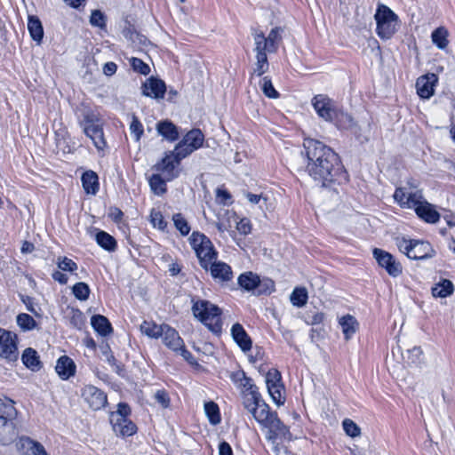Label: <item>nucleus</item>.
I'll use <instances>...</instances> for the list:
<instances>
[{
    "mask_svg": "<svg viewBox=\"0 0 455 455\" xmlns=\"http://www.w3.org/2000/svg\"><path fill=\"white\" fill-rule=\"evenodd\" d=\"M106 15L100 10H94L92 12L90 17V23L92 26L98 27L101 29L106 28Z\"/></svg>",
    "mask_w": 455,
    "mask_h": 455,
    "instance_id": "nucleus-50",
    "label": "nucleus"
},
{
    "mask_svg": "<svg viewBox=\"0 0 455 455\" xmlns=\"http://www.w3.org/2000/svg\"><path fill=\"white\" fill-rule=\"evenodd\" d=\"M106 360L108 363L114 368L116 373L121 374L123 371V368L119 365L115 358V356L111 355H107Z\"/></svg>",
    "mask_w": 455,
    "mask_h": 455,
    "instance_id": "nucleus-60",
    "label": "nucleus"
},
{
    "mask_svg": "<svg viewBox=\"0 0 455 455\" xmlns=\"http://www.w3.org/2000/svg\"><path fill=\"white\" fill-rule=\"evenodd\" d=\"M110 422L113 430L122 436H131L137 431L136 425L127 417L118 413H111Z\"/></svg>",
    "mask_w": 455,
    "mask_h": 455,
    "instance_id": "nucleus-16",
    "label": "nucleus"
},
{
    "mask_svg": "<svg viewBox=\"0 0 455 455\" xmlns=\"http://www.w3.org/2000/svg\"><path fill=\"white\" fill-rule=\"evenodd\" d=\"M130 130L132 133L135 134L136 140H140L141 136L143 135L144 130L141 123L138 119L136 116H132V123L130 125Z\"/></svg>",
    "mask_w": 455,
    "mask_h": 455,
    "instance_id": "nucleus-56",
    "label": "nucleus"
},
{
    "mask_svg": "<svg viewBox=\"0 0 455 455\" xmlns=\"http://www.w3.org/2000/svg\"><path fill=\"white\" fill-rule=\"evenodd\" d=\"M281 31L282 29L280 28H275L271 29L268 36L266 37V42H267L269 52H276L278 44L282 40Z\"/></svg>",
    "mask_w": 455,
    "mask_h": 455,
    "instance_id": "nucleus-41",
    "label": "nucleus"
},
{
    "mask_svg": "<svg viewBox=\"0 0 455 455\" xmlns=\"http://www.w3.org/2000/svg\"><path fill=\"white\" fill-rule=\"evenodd\" d=\"M182 140L184 143H188V145L192 149L196 150L203 146L204 136L199 129H193L189 131Z\"/></svg>",
    "mask_w": 455,
    "mask_h": 455,
    "instance_id": "nucleus-32",
    "label": "nucleus"
},
{
    "mask_svg": "<svg viewBox=\"0 0 455 455\" xmlns=\"http://www.w3.org/2000/svg\"><path fill=\"white\" fill-rule=\"evenodd\" d=\"M82 396L84 400L92 410H100L107 404L106 394L98 387L88 385L82 390Z\"/></svg>",
    "mask_w": 455,
    "mask_h": 455,
    "instance_id": "nucleus-15",
    "label": "nucleus"
},
{
    "mask_svg": "<svg viewBox=\"0 0 455 455\" xmlns=\"http://www.w3.org/2000/svg\"><path fill=\"white\" fill-rule=\"evenodd\" d=\"M194 316L214 333L221 331V310L216 305L205 299H192Z\"/></svg>",
    "mask_w": 455,
    "mask_h": 455,
    "instance_id": "nucleus-4",
    "label": "nucleus"
},
{
    "mask_svg": "<svg viewBox=\"0 0 455 455\" xmlns=\"http://www.w3.org/2000/svg\"><path fill=\"white\" fill-rule=\"evenodd\" d=\"M342 427L345 433L352 438L361 435V428L350 419H345L342 422Z\"/></svg>",
    "mask_w": 455,
    "mask_h": 455,
    "instance_id": "nucleus-47",
    "label": "nucleus"
},
{
    "mask_svg": "<svg viewBox=\"0 0 455 455\" xmlns=\"http://www.w3.org/2000/svg\"><path fill=\"white\" fill-rule=\"evenodd\" d=\"M84 132L99 151H103L107 144L104 139L102 125L93 113H87L81 123Z\"/></svg>",
    "mask_w": 455,
    "mask_h": 455,
    "instance_id": "nucleus-8",
    "label": "nucleus"
},
{
    "mask_svg": "<svg viewBox=\"0 0 455 455\" xmlns=\"http://www.w3.org/2000/svg\"><path fill=\"white\" fill-rule=\"evenodd\" d=\"M0 356L10 361L18 358L16 335L0 328Z\"/></svg>",
    "mask_w": 455,
    "mask_h": 455,
    "instance_id": "nucleus-13",
    "label": "nucleus"
},
{
    "mask_svg": "<svg viewBox=\"0 0 455 455\" xmlns=\"http://www.w3.org/2000/svg\"><path fill=\"white\" fill-rule=\"evenodd\" d=\"M216 228L220 233L229 231L232 228V222H236L235 213L229 210H224L223 212L218 214Z\"/></svg>",
    "mask_w": 455,
    "mask_h": 455,
    "instance_id": "nucleus-26",
    "label": "nucleus"
},
{
    "mask_svg": "<svg viewBox=\"0 0 455 455\" xmlns=\"http://www.w3.org/2000/svg\"><path fill=\"white\" fill-rule=\"evenodd\" d=\"M164 325L165 324L158 325L154 322L144 321L140 325V331L149 338L158 339L163 335Z\"/></svg>",
    "mask_w": 455,
    "mask_h": 455,
    "instance_id": "nucleus-33",
    "label": "nucleus"
},
{
    "mask_svg": "<svg viewBox=\"0 0 455 455\" xmlns=\"http://www.w3.org/2000/svg\"><path fill=\"white\" fill-rule=\"evenodd\" d=\"M307 157L306 172L322 187H331L347 181V174L339 156L319 140H307L304 143Z\"/></svg>",
    "mask_w": 455,
    "mask_h": 455,
    "instance_id": "nucleus-1",
    "label": "nucleus"
},
{
    "mask_svg": "<svg viewBox=\"0 0 455 455\" xmlns=\"http://www.w3.org/2000/svg\"><path fill=\"white\" fill-rule=\"evenodd\" d=\"M156 401L164 408L166 409L170 406L171 399L165 390H157L155 394Z\"/></svg>",
    "mask_w": 455,
    "mask_h": 455,
    "instance_id": "nucleus-58",
    "label": "nucleus"
},
{
    "mask_svg": "<svg viewBox=\"0 0 455 455\" xmlns=\"http://www.w3.org/2000/svg\"><path fill=\"white\" fill-rule=\"evenodd\" d=\"M268 68L269 63L267 54L256 55L255 68L253 70L252 76L257 75L258 76H261L266 72H267Z\"/></svg>",
    "mask_w": 455,
    "mask_h": 455,
    "instance_id": "nucleus-43",
    "label": "nucleus"
},
{
    "mask_svg": "<svg viewBox=\"0 0 455 455\" xmlns=\"http://www.w3.org/2000/svg\"><path fill=\"white\" fill-rule=\"evenodd\" d=\"M83 187L87 194L95 195L99 188L98 175L92 171L85 172L82 176Z\"/></svg>",
    "mask_w": 455,
    "mask_h": 455,
    "instance_id": "nucleus-29",
    "label": "nucleus"
},
{
    "mask_svg": "<svg viewBox=\"0 0 455 455\" xmlns=\"http://www.w3.org/2000/svg\"><path fill=\"white\" fill-rule=\"evenodd\" d=\"M72 291L74 296L79 300H86L90 295V288L89 286L83 282L76 283L73 288Z\"/></svg>",
    "mask_w": 455,
    "mask_h": 455,
    "instance_id": "nucleus-46",
    "label": "nucleus"
},
{
    "mask_svg": "<svg viewBox=\"0 0 455 455\" xmlns=\"http://www.w3.org/2000/svg\"><path fill=\"white\" fill-rule=\"evenodd\" d=\"M52 278L61 284H66L68 282V276L60 271H55L52 274Z\"/></svg>",
    "mask_w": 455,
    "mask_h": 455,
    "instance_id": "nucleus-64",
    "label": "nucleus"
},
{
    "mask_svg": "<svg viewBox=\"0 0 455 455\" xmlns=\"http://www.w3.org/2000/svg\"><path fill=\"white\" fill-rule=\"evenodd\" d=\"M220 455H233L232 449L227 442H222L219 447Z\"/></svg>",
    "mask_w": 455,
    "mask_h": 455,
    "instance_id": "nucleus-63",
    "label": "nucleus"
},
{
    "mask_svg": "<svg viewBox=\"0 0 455 455\" xmlns=\"http://www.w3.org/2000/svg\"><path fill=\"white\" fill-rule=\"evenodd\" d=\"M69 322L76 329H82L84 324L83 313L78 309L72 308L69 313Z\"/></svg>",
    "mask_w": 455,
    "mask_h": 455,
    "instance_id": "nucleus-51",
    "label": "nucleus"
},
{
    "mask_svg": "<svg viewBox=\"0 0 455 455\" xmlns=\"http://www.w3.org/2000/svg\"><path fill=\"white\" fill-rule=\"evenodd\" d=\"M376 33L382 40L390 39L397 31L398 16L387 6L379 4L374 15Z\"/></svg>",
    "mask_w": 455,
    "mask_h": 455,
    "instance_id": "nucleus-5",
    "label": "nucleus"
},
{
    "mask_svg": "<svg viewBox=\"0 0 455 455\" xmlns=\"http://www.w3.org/2000/svg\"><path fill=\"white\" fill-rule=\"evenodd\" d=\"M166 180L160 173L153 174L149 178L151 190L156 195H163L166 192Z\"/></svg>",
    "mask_w": 455,
    "mask_h": 455,
    "instance_id": "nucleus-38",
    "label": "nucleus"
},
{
    "mask_svg": "<svg viewBox=\"0 0 455 455\" xmlns=\"http://www.w3.org/2000/svg\"><path fill=\"white\" fill-rule=\"evenodd\" d=\"M243 406L251 413L254 419L267 429V439L275 443L278 438L291 440L289 427L278 418L275 411L261 400L258 388L242 394Z\"/></svg>",
    "mask_w": 455,
    "mask_h": 455,
    "instance_id": "nucleus-2",
    "label": "nucleus"
},
{
    "mask_svg": "<svg viewBox=\"0 0 455 455\" xmlns=\"http://www.w3.org/2000/svg\"><path fill=\"white\" fill-rule=\"evenodd\" d=\"M57 264L59 268H60L62 271L73 272L77 269L76 263L67 257H60L58 259Z\"/></svg>",
    "mask_w": 455,
    "mask_h": 455,
    "instance_id": "nucleus-54",
    "label": "nucleus"
},
{
    "mask_svg": "<svg viewBox=\"0 0 455 455\" xmlns=\"http://www.w3.org/2000/svg\"><path fill=\"white\" fill-rule=\"evenodd\" d=\"M130 63L134 71L142 75H148L150 72V68L148 64L143 62L140 59L132 58Z\"/></svg>",
    "mask_w": 455,
    "mask_h": 455,
    "instance_id": "nucleus-53",
    "label": "nucleus"
},
{
    "mask_svg": "<svg viewBox=\"0 0 455 455\" xmlns=\"http://www.w3.org/2000/svg\"><path fill=\"white\" fill-rule=\"evenodd\" d=\"M372 254L379 266L385 268L389 275L396 277L402 274L403 267L401 263L391 253L382 249L375 248Z\"/></svg>",
    "mask_w": 455,
    "mask_h": 455,
    "instance_id": "nucleus-11",
    "label": "nucleus"
},
{
    "mask_svg": "<svg viewBox=\"0 0 455 455\" xmlns=\"http://www.w3.org/2000/svg\"><path fill=\"white\" fill-rule=\"evenodd\" d=\"M189 241L199 259L202 267L208 269L210 264L217 255L212 242L204 235L198 232H194Z\"/></svg>",
    "mask_w": 455,
    "mask_h": 455,
    "instance_id": "nucleus-7",
    "label": "nucleus"
},
{
    "mask_svg": "<svg viewBox=\"0 0 455 455\" xmlns=\"http://www.w3.org/2000/svg\"><path fill=\"white\" fill-rule=\"evenodd\" d=\"M437 82L438 77L434 73H428L419 76L416 81L418 95L422 99H429L434 95L435 86Z\"/></svg>",
    "mask_w": 455,
    "mask_h": 455,
    "instance_id": "nucleus-17",
    "label": "nucleus"
},
{
    "mask_svg": "<svg viewBox=\"0 0 455 455\" xmlns=\"http://www.w3.org/2000/svg\"><path fill=\"white\" fill-rule=\"evenodd\" d=\"M188 143H184V140H181L175 147L173 151H170L176 156L177 161H181L183 158L189 156L195 150L192 149L188 145Z\"/></svg>",
    "mask_w": 455,
    "mask_h": 455,
    "instance_id": "nucleus-42",
    "label": "nucleus"
},
{
    "mask_svg": "<svg viewBox=\"0 0 455 455\" xmlns=\"http://www.w3.org/2000/svg\"><path fill=\"white\" fill-rule=\"evenodd\" d=\"M21 360L28 369L34 371H39L42 367V363L37 352L31 347L26 348L24 350Z\"/></svg>",
    "mask_w": 455,
    "mask_h": 455,
    "instance_id": "nucleus-27",
    "label": "nucleus"
},
{
    "mask_svg": "<svg viewBox=\"0 0 455 455\" xmlns=\"http://www.w3.org/2000/svg\"><path fill=\"white\" fill-rule=\"evenodd\" d=\"M275 291V283L271 279H260V283L257 288V294H270Z\"/></svg>",
    "mask_w": 455,
    "mask_h": 455,
    "instance_id": "nucleus-55",
    "label": "nucleus"
},
{
    "mask_svg": "<svg viewBox=\"0 0 455 455\" xmlns=\"http://www.w3.org/2000/svg\"><path fill=\"white\" fill-rule=\"evenodd\" d=\"M204 411L212 425H217L220 422V413L219 406L216 403L211 401L204 403Z\"/></svg>",
    "mask_w": 455,
    "mask_h": 455,
    "instance_id": "nucleus-40",
    "label": "nucleus"
},
{
    "mask_svg": "<svg viewBox=\"0 0 455 455\" xmlns=\"http://www.w3.org/2000/svg\"><path fill=\"white\" fill-rule=\"evenodd\" d=\"M325 315L323 312H317L313 316L311 321L308 323L311 325L320 324L323 322Z\"/></svg>",
    "mask_w": 455,
    "mask_h": 455,
    "instance_id": "nucleus-62",
    "label": "nucleus"
},
{
    "mask_svg": "<svg viewBox=\"0 0 455 455\" xmlns=\"http://www.w3.org/2000/svg\"><path fill=\"white\" fill-rule=\"evenodd\" d=\"M216 201L220 204L228 205L232 204L231 195L228 191L224 188H218L216 190Z\"/></svg>",
    "mask_w": 455,
    "mask_h": 455,
    "instance_id": "nucleus-57",
    "label": "nucleus"
},
{
    "mask_svg": "<svg viewBox=\"0 0 455 455\" xmlns=\"http://www.w3.org/2000/svg\"><path fill=\"white\" fill-rule=\"evenodd\" d=\"M308 299V293L305 287H296L290 296L291 303L297 307H304Z\"/></svg>",
    "mask_w": 455,
    "mask_h": 455,
    "instance_id": "nucleus-37",
    "label": "nucleus"
},
{
    "mask_svg": "<svg viewBox=\"0 0 455 455\" xmlns=\"http://www.w3.org/2000/svg\"><path fill=\"white\" fill-rule=\"evenodd\" d=\"M175 228L182 235H187L190 232V226L181 213H176L172 217Z\"/></svg>",
    "mask_w": 455,
    "mask_h": 455,
    "instance_id": "nucleus-48",
    "label": "nucleus"
},
{
    "mask_svg": "<svg viewBox=\"0 0 455 455\" xmlns=\"http://www.w3.org/2000/svg\"><path fill=\"white\" fill-rule=\"evenodd\" d=\"M394 199L402 206L414 208L416 214L427 223H436L440 219L435 205L426 201L420 190L406 192L404 188H397Z\"/></svg>",
    "mask_w": 455,
    "mask_h": 455,
    "instance_id": "nucleus-3",
    "label": "nucleus"
},
{
    "mask_svg": "<svg viewBox=\"0 0 455 455\" xmlns=\"http://www.w3.org/2000/svg\"><path fill=\"white\" fill-rule=\"evenodd\" d=\"M259 84L266 97L270 99H277L279 97L278 92L274 88L272 81L268 76H264Z\"/></svg>",
    "mask_w": 455,
    "mask_h": 455,
    "instance_id": "nucleus-44",
    "label": "nucleus"
},
{
    "mask_svg": "<svg viewBox=\"0 0 455 455\" xmlns=\"http://www.w3.org/2000/svg\"><path fill=\"white\" fill-rule=\"evenodd\" d=\"M266 382L268 393L273 401L278 405H283L285 403L284 387L281 383V374L275 370L268 371L266 376Z\"/></svg>",
    "mask_w": 455,
    "mask_h": 455,
    "instance_id": "nucleus-10",
    "label": "nucleus"
},
{
    "mask_svg": "<svg viewBox=\"0 0 455 455\" xmlns=\"http://www.w3.org/2000/svg\"><path fill=\"white\" fill-rule=\"evenodd\" d=\"M239 285L245 291H257V288L260 283V278L257 274L252 272H245L238 277Z\"/></svg>",
    "mask_w": 455,
    "mask_h": 455,
    "instance_id": "nucleus-25",
    "label": "nucleus"
},
{
    "mask_svg": "<svg viewBox=\"0 0 455 455\" xmlns=\"http://www.w3.org/2000/svg\"><path fill=\"white\" fill-rule=\"evenodd\" d=\"M17 323L23 331H30L36 326V323L34 318L25 313H21L17 315Z\"/></svg>",
    "mask_w": 455,
    "mask_h": 455,
    "instance_id": "nucleus-45",
    "label": "nucleus"
},
{
    "mask_svg": "<svg viewBox=\"0 0 455 455\" xmlns=\"http://www.w3.org/2000/svg\"><path fill=\"white\" fill-rule=\"evenodd\" d=\"M150 221L155 228H158L161 230H164L167 226L163 214L155 209L150 212Z\"/></svg>",
    "mask_w": 455,
    "mask_h": 455,
    "instance_id": "nucleus-52",
    "label": "nucleus"
},
{
    "mask_svg": "<svg viewBox=\"0 0 455 455\" xmlns=\"http://www.w3.org/2000/svg\"><path fill=\"white\" fill-rule=\"evenodd\" d=\"M55 370L60 378L66 380L75 375L76 364L71 358L62 355L58 359Z\"/></svg>",
    "mask_w": 455,
    "mask_h": 455,
    "instance_id": "nucleus-21",
    "label": "nucleus"
},
{
    "mask_svg": "<svg viewBox=\"0 0 455 455\" xmlns=\"http://www.w3.org/2000/svg\"><path fill=\"white\" fill-rule=\"evenodd\" d=\"M236 229L242 235H248L251 231V225L248 219H242L240 221H236Z\"/></svg>",
    "mask_w": 455,
    "mask_h": 455,
    "instance_id": "nucleus-59",
    "label": "nucleus"
},
{
    "mask_svg": "<svg viewBox=\"0 0 455 455\" xmlns=\"http://www.w3.org/2000/svg\"><path fill=\"white\" fill-rule=\"evenodd\" d=\"M117 66L114 62H108L104 65L103 73L106 76H112L116 72Z\"/></svg>",
    "mask_w": 455,
    "mask_h": 455,
    "instance_id": "nucleus-61",
    "label": "nucleus"
},
{
    "mask_svg": "<svg viewBox=\"0 0 455 455\" xmlns=\"http://www.w3.org/2000/svg\"><path fill=\"white\" fill-rule=\"evenodd\" d=\"M254 43L256 55L267 54V51L268 52V44L262 32L254 35Z\"/></svg>",
    "mask_w": 455,
    "mask_h": 455,
    "instance_id": "nucleus-49",
    "label": "nucleus"
},
{
    "mask_svg": "<svg viewBox=\"0 0 455 455\" xmlns=\"http://www.w3.org/2000/svg\"><path fill=\"white\" fill-rule=\"evenodd\" d=\"M164 343L169 348L178 351L181 350L183 355L187 358L186 354L189 355V353L184 349L183 340L180 339L177 331L169 325L165 324L164 326L163 335Z\"/></svg>",
    "mask_w": 455,
    "mask_h": 455,
    "instance_id": "nucleus-19",
    "label": "nucleus"
},
{
    "mask_svg": "<svg viewBox=\"0 0 455 455\" xmlns=\"http://www.w3.org/2000/svg\"><path fill=\"white\" fill-rule=\"evenodd\" d=\"M11 410L5 409L0 411V444L2 445L9 444L17 435L16 426L13 421L17 415L14 404L11 406Z\"/></svg>",
    "mask_w": 455,
    "mask_h": 455,
    "instance_id": "nucleus-9",
    "label": "nucleus"
},
{
    "mask_svg": "<svg viewBox=\"0 0 455 455\" xmlns=\"http://www.w3.org/2000/svg\"><path fill=\"white\" fill-rule=\"evenodd\" d=\"M231 334L234 340L243 351L247 352L251 350L252 346L251 339L246 333L242 324L238 323H235L231 328Z\"/></svg>",
    "mask_w": 455,
    "mask_h": 455,
    "instance_id": "nucleus-20",
    "label": "nucleus"
},
{
    "mask_svg": "<svg viewBox=\"0 0 455 455\" xmlns=\"http://www.w3.org/2000/svg\"><path fill=\"white\" fill-rule=\"evenodd\" d=\"M28 28L33 40L40 44L44 37V29L40 20L36 16H29Z\"/></svg>",
    "mask_w": 455,
    "mask_h": 455,
    "instance_id": "nucleus-31",
    "label": "nucleus"
},
{
    "mask_svg": "<svg viewBox=\"0 0 455 455\" xmlns=\"http://www.w3.org/2000/svg\"><path fill=\"white\" fill-rule=\"evenodd\" d=\"M312 105L317 115L325 121L331 122L337 116L333 100L326 95H315L312 99Z\"/></svg>",
    "mask_w": 455,
    "mask_h": 455,
    "instance_id": "nucleus-12",
    "label": "nucleus"
},
{
    "mask_svg": "<svg viewBox=\"0 0 455 455\" xmlns=\"http://www.w3.org/2000/svg\"><path fill=\"white\" fill-rule=\"evenodd\" d=\"M211 274L214 279L221 282L230 281L233 277L231 267L224 262H212L209 266Z\"/></svg>",
    "mask_w": 455,
    "mask_h": 455,
    "instance_id": "nucleus-23",
    "label": "nucleus"
},
{
    "mask_svg": "<svg viewBox=\"0 0 455 455\" xmlns=\"http://www.w3.org/2000/svg\"><path fill=\"white\" fill-rule=\"evenodd\" d=\"M96 241L100 246L107 251H113L116 248V239L105 231H100L97 233Z\"/></svg>",
    "mask_w": 455,
    "mask_h": 455,
    "instance_id": "nucleus-39",
    "label": "nucleus"
},
{
    "mask_svg": "<svg viewBox=\"0 0 455 455\" xmlns=\"http://www.w3.org/2000/svg\"><path fill=\"white\" fill-rule=\"evenodd\" d=\"M399 251L411 259H425L435 256V251L427 241L396 238Z\"/></svg>",
    "mask_w": 455,
    "mask_h": 455,
    "instance_id": "nucleus-6",
    "label": "nucleus"
},
{
    "mask_svg": "<svg viewBox=\"0 0 455 455\" xmlns=\"http://www.w3.org/2000/svg\"><path fill=\"white\" fill-rule=\"evenodd\" d=\"M166 85L161 79L150 77L142 84V93L147 97L160 100L164 97Z\"/></svg>",
    "mask_w": 455,
    "mask_h": 455,
    "instance_id": "nucleus-18",
    "label": "nucleus"
},
{
    "mask_svg": "<svg viewBox=\"0 0 455 455\" xmlns=\"http://www.w3.org/2000/svg\"><path fill=\"white\" fill-rule=\"evenodd\" d=\"M21 448H27L31 451L32 455H48L44 447L38 442L29 437H21L19 442Z\"/></svg>",
    "mask_w": 455,
    "mask_h": 455,
    "instance_id": "nucleus-35",
    "label": "nucleus"
},
{
    "mask_svg": "<svg viewBox=\"0 0 455 455\" xmlns=\"http://www.w3.org/2000/svg\"><path fill=\"white\" fill-rule=\"evenodd\" d=\"M339 324L342 329V333L346 340H349L359 330V322L350 314L339 317Z\"/></svg>",
    "mask_w": 455,
    "mask_h": 455,
    "instance_id": "nucleus-22",
    "label": "nucleus"
},
{
    "mask_svg": "<svg viewBox=\"0 0 455 455\" xmlns=\"http://www.w3.org/2000/svg\"><path fill=\"white\" fill-rule=\"evenodd\" d=\"M157 132L169 141H175L180 137L178 127L169 120L160 121L156 124Z\"/></svg>",
    "mask_w": 455,
    "mask_h": 455,
    "instance_id": "nucleus-24",
    "label": "nucleus"
},
{
    "mask_svg": "<svg viewBox=\"0 0 455 455\" xmlns=\"http://www.w3.org/2000/svg\"><path fill=\"white\" fill-rule=\"evenodd\" d=\"M453 283L448 279H442L432 288V295L435 298H446L453 293Z\"/></svg>",
    "mask_w": 455,
    "mask_h": 455,
    "instance_id": "nucleus-30",
    "label": "nucleus"
},
{
    "mask_svg": "<svg viewBox=\"0 0 455 455\" xmlns=\"http://www.w3.org/2000/svg\"><path fill=\"white\" fill-rule=\"evenodd\" d=\"M92 325L94 330L102 336L110 334L113 331L108 318L101 315H96L92 317Z\"/></svg>",
    "mask_w": 455,
    "mask_h": 455,
    "instance_id": "nucleus-28",
    "label": "nucleus"
},
{
    "mask_svg": "<svg viewBox=\"0 0 455 455\" xmlns=\"http://www.w3.org/2000/svg\"><path fill=\"white\" fill-rule=\"evenodd\" d=\"M180 163V161H177L176 156L169 152L159 163L153 166V169L163 175L166 180H172L179 175V171L176 169Z\"/></svg>",
    "mask_w": 455,
    "mask_h": 455,
    "instance_id": "nucleus-14",
    "label": "nucleus"
},
{
    "mask_svg": "<svg viewBox=\"0 0 455 455\" xmlns=\"http://www.w3.org/2000/svg\"><path fill=\"white\" fill-rule=\"evenodd\" d=\"M449 32L444 27H439L432 32V42L439 48L445 49L449 44Z\"/></svg>",
    "mask_w": 455,
    "mask_h": 455,
    "instance_id": "nucleus-34",
    "label": "nucleus"
},
{
    "mask_svg": "<svg viewBox=\"0 0 455 455\" xmlns=\"http://www.w3.org/2000/svg\"><path fill=\"white\" fill-rule=\"evenodd\" d=\"M233 380L241 387L242 394L257 389L250 378H247L243 371H237L232 375Z\"/></svg>",
    "mask_w": 455,
    "mask_h": 455,
    "instance_id": "nucleus-36",
    "label": "nucleus"
}]
</instances>
